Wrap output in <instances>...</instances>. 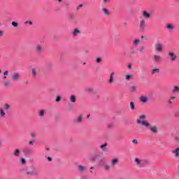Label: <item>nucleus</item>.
<instances>
[{"instance_id": "obj_2", "label": "nucleus", "mask_w": 179, "mask_h": 179, "mask_svg": "<svg viewBox=\"0 0 179 179\" xmlns=\"http://www.w3.org/2000/svg\"><path fill=\"white\" fill-rule=\"evenodd\" d=\"M155 52H158V54H162L163 52V43L160 42H157L154 45Z\"/></svg>"}, {"instance_id": "obj_17", "label": "nucleus", "mask_w": 179, "mask_h": 179, "mask_svg": "<svg viewBox=\"0 0 179 179\" xmlns=\"http://www.w3.org/2000/svg\"><path fill=\"white\" fill-rule=\"evenodd\" d=\"M78 170L80 173H84V171H86V166H85L83 165H78Z\"/></svg>"}, {"instance_id": "obj_54", "label": "nucleus", "mask_w": 179, "mask_h": 179, "mask_svg": "<svg viewBox=\"0 0 179 179\" xmlns=\"http://www.w3.org/2000/svg\"><path fill=\"white\" fill-rule=\"evenodd\" d=\"M29 145H34L33 141H29Z\"/></svg>"}, {"instance_id": "obj_11", "label": "nucleus", "mask_w": 179, "mask_h": 179, "mask_svg": "<svg viewBox=\"0 0 179 179\" xmlns=\"http://www.w3.org/2000/svg\"><path fill=\"white\" fill-rule=\"evenodd\" d=\"M3 110L6 112V113H9L10 111V105L8 104V103H5L3 106Z\"/></svg>"}, {"instance_id": "obj_62", "label": "nucleus", "mask_w": 179, "mask_h": 179, "mask_svg": "<svg viewBox=\"0 0 179 179\" xmlns=\"http://www.w3.org/2000/svg\"><path fill=\"white\" fill-rule=\"evenodd\" d=\"M93 169H94V167H93V166H92V167H91V170H93Z\"/></svg>"}, {"instance_id": "obj_31", "label": "nucleus", "mask_w": 179, "mask_h": 179, "mask_svg": "<svg viewBox=\"0 0 179 179\" xmlns=\"http://www.w3.org/2000/svg\"><path fill=\"white\" fill-rule=\"evenodd\" d=\"M130 108L131 111H134L135 110V103L132 101L129 103Z\"/></svg>"}, {"instance_id": "obj_8", "label": "nucleus", "mask_w": 179, "mask_h": 179, "mask_svg": "<svg viewBox=\"0 0 179 179\" xmlns=\"http://www.w3.org/2000/svg\"><path fill=\"white\" fill-rule=\"evenodd\" d=\"M73 122L75 124H80L82 122H83V116L80 115L76 118L73 119Z\"/></svg>"}, {"instance_id": "obj_39", "label": "nucleus", "mask_w": 179, "mask_h": 179, "mask_svg": "<svg viewBox=\"0 0 179 179\" xmlns=\"http://www.w3.org/2000/svg\"><path fill=\"white\" fill-rule=\"evenodd\" d=\"M166 27H167V29H169V30H173V29H174V27H173V25L172 24H168L167 26H166Z\"/></svg>"}, {"instance_id": "obj_25", "label": "nucleus", "mask_w": 179, "mask_h": 179, "mask_svg": "<svg viewBox=\"0 0 179 179\" xmlns=\"http://www.w3.org/2000/svg\"><path fill=\"white\" fill-rule=\"evenodd\" d=\"M176 100V96H171L169 100H168V104L170 106H172L173 104V101Z\"/></svg>"}, {"instance_id": "obj_64", "label": "nucleus", "mask_w": 179, "mask_h": 179, "mask_svg": "<svg viewBox=\"0 0 179 179\" xmlns=\"http://www.w3.org/2000/svg\"><path fill=\"white\" fill-rule=\"evenodd\" d=\"M0 26H1V23H0Z\"/></svg>"}, {"instance_id": "obj_43", "label": "nucleus", "mask_w": 179, "mask_h": 179, "mask_svg": "<svg viewBox=\"0 0 179 179\" xmlns=\"http://www.w3.org/2000/svg\"><path fill=\"white\" fill-rule=\"evenodd\" d=\"M96 64H100L101 62V59L100 57H97L96 59Z\"/></svg>"}, {"instance_id": "obj_21", "label": "nucleus", "mask_w": 179, "mask_h": 179, "mask_svg": "<svg viewBox=\"0 0 179 179\" xmlns=\"http://www.w3.org/2000/svg\"><path fill=\"white\" fill-rule=\"evenodd\" d=\"M148 96H141L140 97V101H142V103H148Z\"/></svg>"}, {"instance_id": "obj_49", "label": "nucleus", "mask_w": 179, "mask_h": 179, "mask_svg": "<svg viewBox=\"0 0 179 179\" xmlns=\"http://www.w3.org/2000/svg\"><path fill=\"white\" fill-rule=\"evenodd\" d=\"M127 68H128V69H132V64H129L127 65Z\"/></svg>"}, {"instance_id": "obj_20", "label": "nucleus", "mask_w": 179, "mask_h": 179, "mask_svg": "<svg viewBox=\"0 0 179 179\" xmlns=\"http://www.w3.org/2000/svg\"><path fill=\"white\" fill-rule=\"evenodd\" d=\"M172 153L175 155V157H178L179 156V148H177L175 150H172Z\"/></svg>"}, {"instance_id": "obj_9", "label": "nucleus", "mask_w": 179, "mask_h": 179, "mask_svg": "<svg viewBox=\"0 0 179 179\" xmlns=\"http://www.w3.org/2000/svg\"><path fill=\"white\" fill-rule=\"evenodd\" d=\"M27 176H38V171L36 169H32V171H27Z\"/></svg>"}, {"instance_id": "obj_6", "label": "nucleus", "mask_w": 179, "mask_h": 179, "mask_svg": "<svg viewBox=\"0 0 179 179\" xmlns=\"http://www.w3.org/2000/svg\"><path fill=\"white\" fill-rule=\"evenodd\" d=\"M139 27L141 30H145L146 27V21L143 19H141L139 22Z\"/></svg>"}, {"instance_id": "obj_3", "label": "nucleus", "mask_w": 179, "mask_h": 179, "mask_svg": "<svg viewBox=\"0 0 179 179\" xmlns=\"http://www.w3.org/2000/svg\"><path fill=\"white\" fill-rule=\"evenodd\" d=\"M22 76L18 72H14L12 75L11 79L13 82H17L20 80Z\"/></svg>"}, {"instance_id": "obj_44", "label": "nucleus", "mask_w": 179, "mask_h": 179, "mask_svg": "<svg viewBox=\"0 0 179 179\" xmlns=\"http://www.w3.org/2000/svg\"><path fill=\"white\" fill-rule=\"evenodd\" d=\"M56 101H57V103H59V101H61V96H57Z\"/></svg>"}, {"instance_id": "obj_30", "label": "nucleus", "mask_w": 179, "mask_h": 179, "mask_svg": "<svg viewBox=\"0 0 179 179\" xmlns=\"http://www.w3.org/2000/svg\"><path fill=\"white\" fill-rule=\"evenodd\" d=\"M9 85H10V81H9L8 80H6L3 81V86L5 87H9Z\"/></svg>"}, {"instance_id": "obj_58", "label": "nucleus", "mask_w": 179, "mask_h": 179, "mask_svg": "<svg viewBox=\"0 0 179 179\" xmlns=\"http://www.w3.org/2000/svg\"><path fill=\"white\" fill-rule=\"evenodd\" d=\"M45 150H50V148L45 147Z\"/></svg>"}, {"instance_id": "obj_36", "label": "nucleus", "mask_w": 179, "mask_h": 179, "mask_svg": "<svg viewBox=\"0 0 179 179\" xmlns=\"http://www.w3.org/2000/svg\"><path fill=\"white\" fill-rule=\"evenodd\" d=\"M45 66L46 68L51 69V68H52V64L51 63H46Z\"/></svg>"}, {"instance_id": "obj_46", "label": "nucleus", "mask_w": 179, "mask_h": 179, "mask_svg": "<svg viewBox=\"0 0 179 179\" xmlns=\"http://www.w3.org/2000/svg\"><path fill=\"white\" fill-rule=\"evenodd\" d=\"M25 24H30L31 26L33 24V22L31 21H27L25 22Z\"/></svg>"}, {"instance_id": "obj_10", "label": "nucleus", "mask_w": 179, "mask_h": 179, "mask_svg": "<svg viewBox=\"0 0 179 179\" xmlns=\"http://www.w3.org/2000/svg\"><path fill=\"white\" fill-rule=\"evenodd\" d=\"M35 50L38 54H41L44 50L43 49V45H37L36 46Z\"/></svg>"}, {"instance_id": "obj_55", "label": "nucleus", "mask_w": 179, "mask_h": 179, "mask_svg": "<svg viewBox=\"0 0 179 179\" xmlns=\"http://www.w3.org/2000/svg\"><path fill=\"white\" fill-rule=\"evenodd\" d=\"M140 52H143V48L139 49Z\"/></svg>"}, {"instance_id": "obj_38", "label": "nucleus", "mask_w": 179, "mask_h": 179, "mask_svg": "<svg viewBox=\"0 0 179 179\" xmlns=\"http://www.w3.org/2000/svg\"><path fill=\"white\" fill-rule=\"evenodd\" d=\"M38 115H39V117H43L44 115V110H39Z\"/></svg>"}, {"instance_id": "obj_35", "label": "nucleus", "mask_w": 179, "mask_h": 179, "mask_svg": "<svg viewBox=\"0 0 179 179\" xmlns=\"http://www.w3.org/2000/svg\"><path fill=\"white\" fill-rule=\"evenodd\" d=\"M86 92H87L88 93H93V92H94V89H93L92 87H90L86 90Z\"/></svg>"}, {"instance_id": "obj_42", "label": "nucleus", "mask_w": 179, "mask_h": 179, "mask_svg": "<svg viewBox=\"0 0 179 179\" xmlns=\"http://www.w3.org/2000/svg\"><path fill=\"white\" fill-rule=\"evenodd\" d=\"M110 0H102V3H103L104 5L109 3Z\"/></svg>"}, {"instance_id": "obj_23", "label": "nucleus", "mask_w": 179, "mask_h": 179, "mask_svg": "<svg viewBox=\"0 0 179 179\" xmlns=\"http://www.w3.org/2000/svg\"><path fill=\"white\" fill-rule=\"evenodd\" d=\"M136 90H138V87L137 86L130 87V92H131V93H135V92H136Z\"/></svg>"}, {"instance_id": "obj_40", "label": "nucleus", "mask_w": 179, "mask_h": 179, "mask_svg": "<svg viewBox=\"0 0 179 179\" xmlns=\"http://www.w3.org/2000/svg\"><path fill=\"white\" fill-rule=\"evenodd\" d=\"M11 24H12L13 27H17V26H19V24L16 22H13L11 23Z\"/></svg>"}, {"instance_id": "obj_37", "label": "nucleus", "mask_w": 179, "mask_h": 179, "mask_svg": "<svg viewBox=\"0 0 179 179\" xmlns=\"http://www.w3.org/2000/svg\"><path fill=\"white\" fill-rule=\"evenodd\" d=\"M106 146H107V143H104L101 145V149H102L103 152H106Z\"/></svg>"}, {"instance_id": "obj_19", "label": "nucleus", "mask_w": 179, "mask_h": 179, "mask_svg": "<svg viewBox=\"0 0 179 179\" xmlns=\"http://www.w3.org/2000/svg\"><path fill=\"white\" fill-rule=\"evenodd\" d=\"M117 164H118V159L115 158L111 160V166L113 167H115Z\"/></svg>"}, {"instance_id": "obj_41", "label": "nucleus", "mask_w": 179, "mask_h": 179, "mask_svg": "<svg viewBox=\"0 0 179 179\" xmlns=\"http://www.w3.org/2000/svg\"><path fill=\"white\" fill-rule=\"evenodd\" d=\"M24 153H31V150L27 148L24 150Z\"/></svg>"}, {"instance_id": "obj_15", "label": "nucleus", "mask_w": 179, "mask_h": 179, "mask_svg": "<svg viewBox=\"0 0 179 179\" xmlns=\"http://www.w3.org/2000/svg\"><path fill=\"white\" fill-rule=\"evenodd\" d=\"M78 34H80V30L76 29L71 32L72 37H76Z\"/></svg>"}, {"instance_id": "obj_32", "label": "nucleus", "mask_w": 179, "mask_h": 179, "mask_svg": "<svg viewBox=\"0 0 179 179\" xmlns=\"http://www.w3.org/2000/svg\"><path fill=\"white\" fill-rule=\"evenodd\" d=\"M110 167L111 166H110V165H108V164L103 165V169H104L105 171H110Z\"/></svg>"}, {"instance_id": "obj_57", "label": "nucleus", "mask_w": 179, "mask_h": 179, "mask_svg": "<svg viewBox=\"0 0 179 179\" xmlns=\"http://www.w3.org/2000/svg\"><path fill=\"white\" fill-rule=\"evenodd\" d=\"M3 32L2 31H0V36H3Z\"/></svg>"}, {"instance_id": "obj_1", "label": "nucleus", "mask_w": 179, "mask_h": 179, "mask_svg": "<svg viewBox=\"0 0 179 179\" xmlns=\"http://www.w3.org/2000/svg\"><path fill=\"white\" fill-rule=\"evenodd\" d=\"M145 118H146V115H141L139 118L136 120L137 124L138 125H143V127H146V128H148V129L150 130L152 134H157V127H151L149 122L145 121Z\"/></svg>"}, {"instance_id": "obj_56", "label": "nucleus", "mask_w": 179, "mask_h": 179, "mask_svg": "<svg viewBox=\"0 0 179 179\" xmlns=\"http://www.w3.org/2000/svg\"><path fill=\"white\" fill-rule=\"evenodd\" d=\"M177 173H178V176H179V164H178V171H177Z\"/></svg>"}, {"instance_id": "obj_26", "label": "nucleus", "mask_w": 179, "mask_h": 179, "mask_svg": "<svg viewBox=\"0 0 179 179\" xmlns=\"http://www.w3.org/2000/svg\"><path fill=\"white\" fill-rule=\"evenodd\" d=\"M19 162L22 166H24V164H26V159L23 157L20 158Z\"/></svg>"}, {"instance_id": "obj_13", "label": "nucleus", "mask_w": 179, "mask_h": 179, "mask_svg": "<svg viewBox=\"0 0 179 179\" xmlns=\"http://www.w3.org/2000/svg\"><path fill=\"white\" fill-rule=\"evenodd\" d=\"M13 155L14 156V157H19V156H20V149L17 148L14 150V151L13 152Z\"/></svg>"}, {"instance_id": "obj_45", "label": "nucleus", "mask_w": 179, "mask_h": 179, "mask_svg": "<svg viewBox=\"0 0 179 179\" xmlns=\"http://www.w3.org/2000/svg\"><path fill=\"white\" fill-rule=\"evenodd\" d=\"M30 135H31L32 139H36V134H34V133H31Z\"/></svg>"}, {"instance_id": "obj_16", "label": "nucleus", "mask_w": 179, "mask_h": 179, "mask_svg": "<svg viewBox=\"0 0 179 179\" xmlns=\"http://www.w3.org/2000/svg\"><path fill=\"white\" fill-rule=\"evenodd\" d=\"M6 113L2 108H0V118H5L6 117Z\"/></svg>"}, {"instance_id": "obj_61", "label": "nucleus", "mask_w": 179, "mask_h": 179, "mask_svg": "<svg viewBox=\"0 0 179 179\" xmlns=\"http://www.w3.org/2000/svg\"><path fill=\"white\" fill-rule=\"evenodd\" d=\"M0 73H2V70L0 69Z\"/></svg>"}, {"instance_id": "obj_18", "label": "nucleus", "mask_w": 179, "mask_h": 179, "mask_svg": "<svg viewBox=\"0 0 179 179\" xmlns=\"http://www.w3.org/2000/svg\"><path fill=\"white\" fill-rule=\"evenodd\" d=\"M169 55L171 57V61H176V59H177V56L176 55H174V52H170L169 53Z\"/></svg>"}, {"instance_id": "obj_53", "label": "nucleus", "mask_w": 179, "mask_h": 179, "mask_svg": "<svg viewBox=\"0 0 179 179\" xmlns=\"http://www.w3.org/2000/svg\"><path fill=\"white\" fill-rule=\"evenodd\" d=\"M47 159H48V162H52V158L48 157Z\"/></svg>"}, {"instance_id": "obj_60", "label": "nucleus", "mask_w": 179, "mask_h": 179, "mask_svg": "<svg viewBox=\"0 0 179 179\" xmlns=\"http://www.w3.org/2000/svg\"><path fill=\"white\" fill-rule=\"evenodd\" d=\"M0 146H2V142L0 141Z\"/></svg>"}, {"instance_id": "obj_59", "label": "nucleus", "mask_w": 179, "mask_h": 179, "mask_svg": "<svg viewBox=\"0 0 179 179\" xmlns=\"http://www.w3.org/2000/svg\"><path fill=\"white\" fill-rule=\"evenodd\" d=\"M3 78V79H6L7 77H6V76H4Z\"/></svg>"}, {"instance_id": "obj_24", "label": "nucleus", "mask_w": 179, "mask_h": 179, "mask_svg": "<svg viewBox=\"0 0 179 179\" xmlns=\"http://www.w3.org/2000/svg\"><path fill=\"white\" fill-rule=\"evenodd\" d=\"M71 103H76V96L75 95H71L70 96Z\"/></svg>"}, {"instance_id": "obj_33", "label": "nucleus", "mask_w": 179, "mask_h": 179, "mask_svg": "<svg viewBox=\"0 0 179 179\" xmlns=\"http://www.w3.org/2000/svg\"><path fill=\"white\" fill-rule=\"evenodd\" d=\"M139 43H141V40L140 39H135L133 41L134 45H138V44H139Z\"/></svg>"}, {"instance_id": "obj_51", "label": "nucleus", "mask_w": 179, "mask_h": 179, "mask_svg": "<svg viewBox=\"0 0 179 179\" xmlns=\"http://www.w3.org/2000/svg\"><path fill=\"white\" fill-rule=\"evenodd\" d=\"M132 143H135L136 145H138V141H136V139H134V140L132 141Z\"/></svg>"}, {"instance_id": "obj_4", "label": "nucleus", "mask_w": 179, "mask_h": 179, "mask_svg": "<svg viewBox=\"0 0 179 179\" xmlns=\"http://www.w3.org/2000/svg\"><path fill=\"white\" fill-rule=\"evenodd\" d=\"M152 57L155 62H162V61H163V57L160 55L156 54V52L152 54Z\"/></svg>"}, {"instance_id": "obj_29", "label": "nucleus", "mask_w": 179, "mask_h": 179, "mask_svg": "<svg viewBox=\"0 0 179 179\" xmlns=\"http://www.w3.org/2000/svg\"><path fill=\"white\" fill-rule=\"evenodd\" d=\"M31 75L34 78H36L37 76V71H36V69H31Z\"/></svg>"}, {"instance_id": "obj_22", "label": "nucleus", "mask_w": 179, "mask_h": 179, "mask_svg": "<svg viewBox=\"0 0 179 179\" xmlns=\"http://www.w3.org/2000/svg\"><path fill=\"white\" fill-rule=\"evenodd\" d=\"M152 75H155V73H160V69H154L151 70Z\"/></svg>"}, {"instance_id": "obj_14", "label": "nucleus", "mask_w": 179, "mask_h": 179, "mask_svg": "<svg viewBox=\"0 0 179 179\" xmlns=\"http://www.w3.org/2000/svg\"><path fill=\"white\" fill-rule=\"evenodd\" d=\"M114 75H115V73L114 72H112L110 75L109 80L108 81L110 85L114 83Z\"/></svg>"}, {"instance_id": "obj_27", "label": "nucleus", "mask_w": 179, "mask_h": 179, "mask_svg": "<svg viewBox=\"0 0 179 179\" xmlns=\"http://www.w3.org/2000/svg\"><path fill=\"white\" fill-rule=\"evenodd\" d=\"M136 54V50H135V48H131L129 51V55H135Z\"/></svg>"}, {"instance_id": "obj_7", "label": "nucleus", "mask_w": 179, "mask_h": 179, "mask_svg": "<svg viewBox=\"0 0 179 179\" xmlns=\"http://www.w3.org/2000/svg\"><path fill=\"white\" fill-rule=\"evenodd\" d=\"M143 164V161L138 158L134 159V165H136L137 167H141Z\"/></svg>"}, {"instance_id": "obj_63", "label": "nucleus", "mask_w": 179, "mask_h": 179, "mask_svg": "<svg viewBox=\"0 0 179 179\" xmlns=\"http://www.w3.org/2000/svg\"><path fill=\"white\" fill-rule=\"evenodd\" d=\"M90 173H93V171H90Z\"/></svg>"}, {"instance_id": "obj_50", "label": "nucleus", "mask_w": 179, "mask_h": 179, "mask_svg": "<svg viewBox=\"0 0 179 179\" xmlns=\"http://www.w3.org/2000/svg\"><path fill=\"white\" fill-rule=\"evenodd\" d=\"M80 8H83V4L78 5V6L77 7V10L80 9Z\"/></svg>"}, {"instance_id": "obj_47", "label": "nucleus", "mask_w": 179, "mask_h": 179, "mask_svg": "<svg viewBox=\"0 0 179 179\" xmlns=\"http://www.w3.org/2000/svg\"><path fill=\"white\" fill-rule=\"evenodd\" d=\"M141 40H145V41L148 40V38L144 36H141Z\"/></svg>"}, {"instance_id": "obj_5", "label": "nucleus", "mask_w": 179, "mask_h": 179, "mask_svg": "<svg viewBox=\"0 0 179 179\" xmlns=\"http://www.w3.org/2000/svg\"><path fill=\"white\" fill-rule=\"evenodd\" d=\"M101 13L104 15L105 16H110L111 15V13H110V10L107 9V8L103 6L101 9Z\"/></svg>"}, {"instance_id": "obj_52", "label": "nucleus", "mask_w": 179, "mask_h": 179, "mask_svg": "<svg viewBox=\"0 0 179 179\" xmlns=\"http://www.w3.org/2000/svg\"><path fill=\"white\" fill-rule=\"evenodd\" d=\"M175 142H179V137L178 136L175 137Z\"/></svg>"}, {"instance_id": "obj_28", "label": "nucleus", "mask_w": 179, "mask_h": 179, "mask_svg": "<svg viewBox=\"0 0 179 179\" xmlns=\"http://www.w3.org/2000/svg\"><path fill=\"white\" fill-rule=\"evenodd\" d=\"M179 92V87L178 86H174L172 90V93H178Z\"/></svg>"}, {"instance_id": "obj_34", "label": "nucleus", "mask_w": 179, "mask_h": 179, "mask_svg": "<svg viewBox=\"0 0 179 179\" xmlns=\"http://www.w3.org/2000/svg\"><path fill=\"white\" fill-rule=\"evenodd\" d=\"M134 78V75L130 74V75H127L125 77L126 80H130L131 78Z\"/></svg>"}, {"instance_id": "obj_48", "label": "nucleus", "mask_w": 179, "mask_h": 179, "mask_svg": "<svg viewBox=\"0 0 179 179\" xmlns=\"http://www.w3.org/2000/svg\"><path fill=\"white\" fill-rule=\"evenodd\" d=\"M3 75L4 76H8V75H9V71H4Z\"/></svg>"}, {"instance_id": "obj_12", "label": "nucleus", "mask_w": 179, "mask_h": 179, "mask_svg": "<svg viewBox=\"0 0 179 179\" xmlns=\"http://www.w3.org/2000/svg\"><path fill=\"white\" fill-rule=\"evenodd\" d=\"M142 16L145 20L150 19V13L146 12V10L142 12Z\"/></svg>"}]
</instances>
